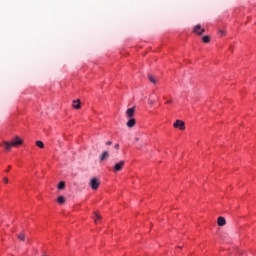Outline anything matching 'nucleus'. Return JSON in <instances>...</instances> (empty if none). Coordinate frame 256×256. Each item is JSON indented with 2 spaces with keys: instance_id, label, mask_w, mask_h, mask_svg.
Instances as JSON below:
<instances>
[{
  "instance_id": "1",
  "label": "nucleus",
  "mask_w": 256,
  "mask_h": 256,
  "mask_svg": "<svg viewBox=\"0 0 256 256\" xmlns=\"http://www.w3.org/2000/svg\"><path fill=\"white\" fill-rule=\"evenodd\" d=\"M19 145H23V140H21L19 136H16L11 142H4V149L11 151V147H19Z\"/></svg>"
},
{
  "instance_id": "2",
  "label": "nucleus",
  "mask_w": 256,
  "mask_h": 256,
  "mask_svg": "<svg viewBox=\"0 0 256 256\" xmlns=\"http://www.w3.org/2000/svg\"><path fill=\"white\" fill-rule=\"evenodd\" d=\"M89 185L93 191H97L99 189V185H101V181L97 178H92L89 182Z\"/></svg>"
},
{
  "instance_id": "3",
  "label": "nucleus",
  "mask_w": 256,
  "mask_h": 256,
  "mask_svg": "<svg viewBox=\"0 0 256 256\" xmlns=\"http://www.w3.org/2000/svg\"><path fill=\"white\" fill-rule=\"evenodd\" d=\"M125 167V161L121 160L120 162L114 165V173H119Z\"/></svg>"
},
{
  "instance_id": "4",
  "label": "nucleus",
  "mask_w": 256,
  "mask_h": 256,
  "mask_svg": "<svg viewBox=\"0 0 256 256\" xmlns=\"http://www.w3.org/2000/svg\"><path fill=\"white\" fill-rule=\"evenodd\" d=\"M174 127L175 129H180V131H185V122L182 120H176Z\"/></svg>"
},
{
  "instance_id": "5",
  "label": "nucleus",
  "mask_w": 256,
  "mask_h": 256,
  "mask_svg": "<svg viewBox=\"0 0 256 256\" xmlns=\"http://www.w3.org/2000/svg\"><path fill=\"white\" fill-rule=\"evenodd\" d=\"M194 33H196V35H203V33H205V28H201V25H196L193 29Z\"/></svg>"
},
{
  "instance_id": "6",
  "label": "nucleus",
  "mask_w": 256,
  "mask_h": 256,
  "mask_svg": "<svg viewBox=\"0 0 256 256\" xmlns=\"http://www.w3.org/2000/svg\"><path fill=\"white\" fill-rule=\"evenodd\" d=\"M217 223L219 227H225L227 225V221L225 220V217H218Z\"/></svg>"
},
{
  "instance_id": "7",
  "label": "nucleus",
  "mask_w": 256,
  "mask_h": 256,
  "mask_svg": "<svg viewBox=\"0 0 256 256\" xmlns=\"http://www.w3.org/2000/svg\"><path fill=\"white\" fill-rule=\"evenodd\" d=\"M107 159H109V152L108 151H104L102 152V154L100 155V161H107Z\"/></svg>"
},
{
  "instance_id": "8",
  "label": "nucleus",
  "mask_w": 256,
  "mask_h": 256,
  "mask_svg": "<svg viewBox=\"0 0 256 256\" xmlns=\"http://www.w3.org/2000/svg\"><path fill=\"white\" fill-rule=\"evenodd\" d=\"M126 115L128 117H133V115H135V108H129L127 111H126Z\"/></svg>"
},
{
  "instance_id": "9",
  "label": "nucleus",
  "mask_w": 256,
  "mask_h": 256,
  "mask_svg": "<svg viewBox=\"0 0 256 256\" xmlns=\"http://www.w3.org/2000/svg\"><path fill=\"white\" fill-rule=\"evenodd\" d=\"M135 123H136V120L135 118H131L127 123V127L131 128V127H135Z\"/></svg>"
},
{
  "instance_id": "10",
  "label": "nucleus",
  "mask_w": 256,
  "mask_h": 256,
  "mask_svg": "<svg viewBox=\"0 0 256 256\" xmlns=\"http://www.w3.org/2000/svg\"><path fill=\"white\" fill-rule=\"evenodd\" d=\"M73 107H74V109H79L81 107V100L80 99L74 100Z\"/></svg>"
},
{
  "instance_id": "11",
  "label": "nucleus",
  "mask_w": 256,
  "mask_h": 256,
  "mask_svg": "<svg viewBox=\"0 0 256 256\" xmlns=\"http://www.w3.org/2000/svg\"><path fill=\"white\" fill-rule=\"evenodd\" d=\"M148 79H149L150 83H153L154 85L157 84V79L154 78L153 75L149 74V75H148Z\"/></svg>"
},
{
  "instance_id": "12",
  "label": "nucleus",
  "mask_w": 256,
  "mask_h": 256,
  "mask_svg": "<svg viewBox=\"0 0 256 256\" xmlns=\"http://www.w3.org/2000/svg\"><path fill=\"white\" fill-rule=\"evenodd\" d=\"M36 146L39 147V149L45 148V144L41 140L36 141Z\"/></svg>"
},
{
  "instance_id": "13",
  "label": "nucleus",
  "mask_w": 256,
  "mask_h": 256,
  "mask_svg": "<svg viewBox=\"0 0 256 256\" xmlns=\"http://www.w3.org/2000/svg\"><path fill=\"white\" fill-rule=\"evenodd\" d=\"M57 201H58L59 205H63V203H65V201H66L65 196H59L57 198Z\"/></svg>"
},
{
  "instance_id": "14",
  "label": "nucleus",
  "mask_w": 256,
  "mask_h": 256,
  "mask_svg": "<svg viewBox=\"0 0 256 256\" xmlns=\"http://www.w3.org/2000/svg\"><path fill=\"white\" fill-rule=\"evenodd\" d=\"M17 238H18L20 241H25V233H19V234H17Z\"/></svg>"
},
{
  "instance_id": "15",
  "label": "nucleus",
  "mask_w": 256,
  "mask_h": 256,
  "mask_svg": "<svg viewBox=\"0 0 256 256\" xmlns=\"http://www.w3.org/2000/svg\"><path fill=\"white\" fill-rule=\"evenodd\" d=\"M202 41L203 43H209V41H211V38L209 36H203Z\"/></svg>"
},
{
  "instance_id": "16",
  "label": "nucleus",
  "mask_w": 256,
  "mask_h": 256,
  "mask_svg": "<svg viewBox=\"0 0 256 256\" xmlns=\"http://www.w3.org/2000/svg\"><path fill=\"white\" fill-rule=\"evenodd\" d=\"M58 189H60V190L65 189V183L63 181L59 182Z\"/></svg>"
},
{
  "instance_id": "17",
  "label": "nucleus",
  "mask_w": 256,
  "mask_h": 256,
  "mask_svg": "<svg viewBox=\"0 0 256 256\" xmlns=\"http://www.w3.org/2000/svg\"><path fill=\"white\" fill-rule=\"evenodd\" d=\"M218 33L220 37H223V35H225L226 32L225 30H219Z\"/></svg>"
},
{
  "instance_id": "18",
  "label": "nucleus",
  "mask_w": 256,
  "mask_h": 256,
  "mask_svg": "<svg viewBox=\"0 0 256 256\" xmlns=\"http://www.w3.org/2000/svg\"><path fill=\"white\" fill-rule=\"evenodd\" d=\"M96 219H101V215L97 212H95Z\"/></svg>"
},
{
  "instance_id": "19",
  "label": "nucleus",
  "mask_w": 256,
  "mask_h": 256,
  "mask_svg": "<svg viewBox=\"0 0 256 256\" xmlns=\"http://www.w3.org/2000/svg\"><path fill=\"white\" fill-rule=\"evenodd\" d=\"M148 103H149V105H155V101H153V100H148Z\"/></svg>"
},
{
  "instance_id": "20",
  "label": "nucleus",
  "mask_w": 256,
  "mask_h": 256,
  "mask_svg": "<svg viewBox=\"0 0 256 256\" xmlns=\"http://www.w3.org/2000/svg\"><path fill=\"white\" fill-rule=\"evenodd\" d=\"M3 181H4V183H9V178H7V177H5L4 179H3Z\"/></svg>"
},
{
  "instance_id": "21",
  "label": "nucleus",
  "mask_w": 256,
  "mask_h": 256,
  "mask_svg": "<svg viewBox=\"0 0 256 256\" xmlns=\"http://www.w3.org/2000/svg\"><path fill=\"white\" fill-rule=\"evenodd\" d=\"M106 145H113V142L108 141V142H106Z\"/></svg>"
},
{
  "instance_id": "22",
  "label": "nucleus",
  "mask_w": 256,
  "mask_h": 256,
  "mask_svg": "<svg viewBox=\"0 0 256 256\" xmlns=\"http://www.w3.org/2000/svg\"><path fill=\"white\" fill-rule=\"evenodd\" d=\"M114 147L115 149H119V144H116Z\"/></svg>"
},
{
  "instance_id": "23",
  "label": "nucleus",
  "mask_w": 256,
  "mask_h": 256,
  "mask_svg": "<svg viewBox=\"0 0 256 256\" xmlns=\"http://www.w3.org/2000/svg\"><path fill=\"white\" fill-rule=\"evenodd\" d=\"M166 103L169 105V104H171V103H172V101H171V100H168Z\"/></svg>"
},
{
  "instance_id": "24",
  "label": "nucleus",
  "mask_w": 256,
  "mask_h": 256,
  "mask_svg": "<svg viewBox=\"0 0 256 256\" xmlns=\"http://www.w3.org/2000/svg\"><path fill=\"white\" fill-rule=\"evenodd\" d=\"M135 141H136V142L139 141V137H136V138H135Z\"/></svg>"
},
{
  "instance_id": "25",
  "label": "nucleus",
  "mask_w": 256,
  "mask_h": 256,
  "mask_svg": "<svg viewBox=\"0 0 256 256\" xmlns=\"http://www.w3.org/2000/svg\"><path fill=\"white\" fill-rule=\"evenodd\" d=\"M6 173H9V169L6 170Z\"/></svg>"
},
{
  "instance_id": "26",
  "label": "nucleus",
  "mask_w": 256,
  "mask_h": 256,
  "mask_svg": "<svg viewBox=\"0 0 256 256\" xmlns=\"http://www.w3.org/2000/svg\"><path fill=\"white\" fill-rule=\"evenodd\" d=\"M6 173H9V169L6 170Z\"/></svg>"
},
{
  "instance_id": "27",
  "label": "nucleus",
  "mask_w": 256,
  "mask_h": 256,
  "mask_svg": "<svg viewBox=\"0 0 256 256\" xmlns=\"http://www.w3.org/2000/svg\"><path fill=\"white\" fill-rule=\"evenodd\" d=\"M95 223H97V219H95Z\"/></svg>"
},
{
  "instance_id": "28",
  "label": "nucleus",
  "mask_w": 256,
  "mask_h": 256,
  "mask_svg": "<svg viewBox=\"0 0 256 256\" xmlns=\"http://www.w3.org/2000/svg\"><path fill=\"white\" fill-rule=\"evenodd\" d=\"M43 256H47V255L44 254Z\"/></svg>"
}]
</instances>
